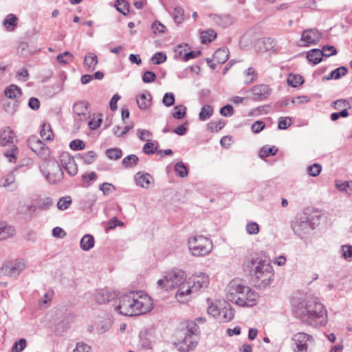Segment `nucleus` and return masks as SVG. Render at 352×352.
<instances>
[{"label":"nucleus","instance_id":"2eb2a0df","mask_svg":"<svg viewBox=\"0 0 352 352\" xmlns=\"http://www.w3.org/2000/svg\"><path fill=\"white\" fill-rule=\"evenodd\" d=\"M73 111L76 116L75 119L80 122L87 121L90 117L89 104L85 100H80L73 105Z\"/></svg>","mask_w":352,"mask_h":352},{"label":"nucleus","instance_id":"a18cd8bd","mask_svg":"<svg viewBox=\"0 0 352 352\" xmlns=\"http://www.w3.org/2000/svg\"><path fill=\"white\" fill-rule=\"evenodd\" d=\"M146 336L145 333L140 334V340L138 345L140 350H149L152 349L151 341Z\"/></svg>","mask_w":352,"mask_h":352},{"label":"nucleus","instance_id":"72a5a7b5","mask_svg":"<svg viewBox=\"0 0 352 352\" xmlns=\"http://www.w3.org/2000/svg\"><path fill=\"white\" fill-rule=\"evenodd\" d=\"M217 37V33L214 30L209 29L201 33V39L202 43L212 42Z\"/></svg>","mask_w":352,"mask_h":352},{"label":"nucleus","instance_id":"ea45409f","mask_svg":"<svg viewBox=\"0 0 352 352\" xmlns=\"http://www.w3.org/2000/svg\"><path fill=\"white\" fill-rule=\"evenodd\" d=\"M105 153L108 158L114 160L120 159L122 155V150L118 148H109Z\"/></svg>","mask_w":352,"mask_h":352},{"label":"nucleus","instance_id":"f704fd0d","mask_svg":"<svg viewBox=\"0 0 352 352\" xmlns=\"http://www.w3.org/2000/svg\"><path fill=\"white\" fill-rule=\"evenodd\" d=\"M139 161V158L135 155H129L125 157L122 160V165L126 168H133L135 166Z\"/></svg>","mask_w":352,"mask_h":352},{"label":"nucleus","instance_id":"49530a36","mask_svg":"<svg viewBox=\"0 0 352 352\" xmlns=\"http://www.w3.org/2000/svg\"><path fill=\"white\" fill-rule=\"evenodd\" d=\"M71 204L72 199L69 196L63 197L58 200L57 207L59 210H64L67 209Z\"/></svg>","mask_w":352,"mask_h":352},{"label":"nucleus","instance_id":"f8f14e48","mask_svg":"<svg viewBox=\"0 0 352 352\" xmlns=\"http://www.w3.org/2000/svg\"><path fill=\"white\" fill-rule=\"evenodd\" d=\"M294 232L300 238L308 234L314 230V224L309 221L307 215L298 218L292 224Z\"/></svg>","mask_w":352,"mask_h":352},{"label":"nucleus","instance_id":"393cba45","mask_svg":"<svg viewBox=\"0 0 352 352\" xmlns=\"http://www.w3.org/2000/svg\"><path fill=\"white\" fill-rule=\"evenodd\" d=\"M98 64V57L97 56L91 52H89L86 54L84 59V65L85 67L90 70L94 71L96 67V65Z\"/></svg>","mask_w":352,"mask_h":352},{"label":"nucleus","instance_id":"bf43d9fd","mask_svg":"<svg viewBox=\"0 0 352 352\" xmlns=\"http://www.w3.org/2000/svg\"><path fill=\"white\" fill-rule=\"evenodd\" d=\"M342 255L348 261L352 259V245H344L342 246Z\"/></svg>","mask_w":352,"mask_h":352},{"label":"nucleus","instance_id":"ddd939ff","mask_svg":"<svg viewBox=\"0 0 352 352\" xmlns=\"http://www.w3.org/2000/svg\"><path fill=\"white\" fill-rule=\"evenodd\" d=\"M28 144L31 150L41 159L45 160L49 157L50 150L48 147L36 137H30L28 140Z\"/></svg>","mask_w":352,"mask_h":352},{"label":"nucleus","instance_id":"0e129e2a","mask_svg":"<svg viewBox=\"0 0 352 352\" xmlns=\"http://www.w3.org/2000/svg\"><path fill=\"white\" fill-rule=\"evenodd\" d=\"M351 103L349 100L346 99H340L337 100L333 102V107L336 109H339L341 108L346 109V107H350Z\"/></svg>","mask_w":352,"mask_h":352},{"label":"nucleus","instance_id":"a878e982","mask_svg":"<svg viewBox=\"0 0 352 352\" xmlns=\"http://www.w3.org/2000/svg\"><path fill=\"white\" fill-rule=\"evenodd\" d=\"M95 240L91 234H87L82 236L80 242V248L84 251H89L94 248Z\"/></svg>","mask_w":352,"mask_h":352},{"label":"nucleus","instance_id":"13d9d810","mask_svg":"<svg viewBox=\"0 0 352 352\" xmlns=\"http://www.w3.org/2000/svg\"><path fill=\"white\" fill-rule=\"evenodd\" d=\"M69 147L74 151H81L85 148V144L83 141L76 139L70 142Z\"/></svg>","mask_w":352,"mask_h":352},{"label":"nucleus","instance_id":"4c0bfd02","mask_svg":"<svg viewBox=\"0 0 352 352\" xmlns=\"http://www.w3.org/2000/svg\"><path fill=\"white\" fill-rule=\"evenodd\" d=\"M115 6L116 10L123 15H126L129 12V3L124 0H117Z\"/></svg>","mask_w":352,"mask_h":352},{"label":"nucleus","instance_id":"680f3d73","mask_svg":"<svg viewBox=\"0 0 352 352\" xmlns=\"http://www.w3.org/2000/svg\"><path fill=\"white\" fill-rule=\"evenodd\" d=\"M151 60L154 64L160 65L166 60V56L162 52H157L152 56Z\"/></svg>","mask_w":352,"mask_h":352},{"label":"nucleus","instance_id":"5fc2aeb1","mask_svg":"<svg viewBox=\"0 0 352 352\" xmlns=\"http://www.w3.org/2000/svg\"><path fill=\"white\" fill-rule=\"evenodd\" d=\"M288 85L296 87L300 85H301L303 82L302 78L301 76L298 75H291L288 77L287 79Z\"/></svg>","mask_w":352,"mask_h":352},{"label":"nucleus","instance_id":"4d7b16f0","mask_svg":"<svg viewBox=\"0 0 352 352\" xmlns=\"http://www.w3.org/2000/svg\"><path fill=\"white\" fill-rule=\"evenodd\" d=\"M53 202L51 198L46 197L42 199H40L38 201V208L42 209V210H47L50 208V207L52 205Z\"/></svg>","mask_w":352,"mask_h":352},{"label":"nucleus","instance_id":"6ab92c4d","mask_svg":"<svg viewBox=\"0 0 352 352\" xmlns=\"http://www.w3.org/2000/svg\"><path fill=\"white\" fill-rule=\"evenodd\" d=\"M16 137L10 127H6L0 133V146H6L14 144Z\"/></svg>","mask_w":352,"mask_h":352},{"label":"nucleus","instance_id":"c85d7f7f","mask_svg":"<svg viewBox=\"0 0 352 352\" xmlns=\"http://www.w3.org/2000/svg\"><path fill=\"white\" fill-rule=\"evenodd\" d=\"M17 17L13 14H9L3 20V25L8 31H14L17 26Z\"/></svg>","mask_w":352,"mask_h":352},{"label":"nucleus","instance_id":"f3484780","mask_svg":"<svg viewBox=\"0 0 352 352\" xmlns=\"http://www.w3.org/2000/svg\"><path fill=\"white\" fill-rule=\"evenodd\" d=\"M322 34L316 29H308L305 30L301 36V41L305 43V45L316 44L320 41Z\"/></svg>","mask_w":352,"mask_h":352},{"label":"nucleus","instance_id":"20e7f679","mask_svg":"<svg viewBox=\"0 0 352 352\" xmlns=\"http://www.w3.org/2000/svg\"><path fill=\"white\" fill-rule=\"evenodd\" d=\"M227 299L240 307H252L256 304L258 294L240 280H232L228 285Z\"/></svg>","mask_w":352,"mask_h":352},{"label":"nucleus","instance_id":"a19ab883","mask_svg":"<svg viewBox=\"0 0 352 352\" xmlns=\"http://www.w3.org/2000/svg\"><path fill=\"white\" fill-rule=\"evenodd\" d=\"M174 110L173 117L175 119L180 120L185 117L187 109L185 106L180 104L175 106Z\"/></svg>","mask_w":352,"mask_h":352},{"label":"nucleus","instance_id":"39448f33","mask_svg":"<svg viewBox=\"0 0 352 352\" xmlns=\"http://www.w3.org/2000/svg\"><path fill=\"white\" fill-rule=\"evenodd\" d=\"M210 283L209 275L201 272L193 274L186 285L182 287L179 293L177 295V300L181 302L188 300V296L192 292L201 289L207 288Z\"/></svg>","mask_w":352,"mask_h":352},{"label":"nucleus","instance_id":"423d86ee","mask_svg":"<svg viewBox=\"0 0 352 352\" xmlns=\"http://www.w3.org/2000/svg\"><path fill=\"white\" fill-rule=\"evenodd\" d=\"M186 277L184 271L176 269L167 272L163 278L157 280V283L160 288L166 291L177 287L178 289L175 294L177 298V295L179 293L182 287L186 285Z\"/></svg>","mask_w":352,"mask_h":352},{"label":"nucleus","instance_id":"37998d69","mask_svg":"<svg viewBox=\"0 0 352 352\" xmlns=\"http://www.w3.org/2000/svg\"><path fill=\"white\" fill-rule=\"evenodd\" d=\"M175 171L177 175L180 177H185L188 175L187 167L182 162H177L175 165Z\"/></svg>","mask_w":352,"mask_h":352},{"label":"nucleus","instance_id":"6e6d98bb","mask_svg":"<svg viewBox=\"0 0 352 352\" xmlns=\"http://www.w3.org/2000/svg\"><path fill=\"white\" fill-rule=\"evenodd\" d=\"M37 208H38L37 204H36V205H33V204L23 205L20 207L19 211L21 213H26V214L31 215L36 212Z\"/></svg>","mask_w":352,"mask_h":352},{"label":"nucleus","instance_id":"de8ad7c7","mask_svg":"<svg viewBox=\"0 0 352 352\" xmlns=\"http://www.w3.org/2000/svg\"><path fill=\"white\" fill-rule=\"evenodd\" d=\"M97 157V154L94 151H89L81 155V159L87 164L93 163Z\"/></svg>","mask_w":352,"mask_h":352},{"label":"nucleus","instance_id":"603ef678","mask_svg":"<svg viewBox=\"0 0 352 352\" xmlns=\"http://www.w3.org/2000/svg\"><path fill=\"white\" fill-rule=\"evenodd\" d=\"M26 340L25 338H21L18 341L15 342L12 347L11 352H21L26 347Z\"/></svg>","mask_w":352,"mask_h":352},{"label":"nucleus","instance_id":"7ed1b4c3","mask_svg":"<svg viewBox=\"0 0 352 352\" xmlns=\"http://www.w3.org/2000/svg\"><path fill=\"white\" fill-rule=\"evenodd\" d=\"M292 311L295 317L307 324L318 327L327 322V310L314 297L294 298L292 300Z\"/></svg>","mask_w":352,"mask_h":352},{"label":"nucleus","instance_id":"2f4dec72","mask_svg":"<svg viewBox=\"0 0 352 352\" xmlns=\"http://www.w3.org/2000/svg\"><path fill=\"white\" fill-rule=\"evenodd\" d=\"M41 138L45 140H52L54 136L52 128L50 124L43 123L40 131Z\"/></svg>","mask_w":352,"mask_h":352},{"label":"nucleus","instance_id":"bb28decb","mask_svg":"<svg viewBox=\"0 0 352 352\" xmlns=\"http://www.w3.org/2000/svg\"><path fill=\"white\" fill-rule=\"evenodd\" d=\"M14 233L13 227L8 226L5 222H0V241L12 236Z\"/></svg>","mask_w":352,"mask_h":352},{"label":"nucleus","instance_id":"69168bd1","mask_svg":"<svg viewBox=\"0 0 352 352\" xmlns=\"http://www.w3.org/2000/svg\"><path fill=\"white\" fill-rule=\"evenodd\" d=\"M91 350V346L82 342L76 343V347L73 349V352H89Z\"/></svg>","mask_w":352,"mask_h":352},{"label":"nucleus","instance_id":"cd10ccee","mask_svg":"<svg viewBox=\"0 0 352 352\" xmlns=\"http://www.w3.org/2000/svg\"><path fill=\"white\" fill-rule=\"evenodd\" d=\"M229 58V52L226 48L218 49L213 54V58L219 64L225 63Z\"/></svg>","mask_w":352,"mask_h":352},{"label":"nucleus","instance_id":"aec40b11","mask_svg":"<svg viewBox=\"0 0 352 352\" xmlns=\"http://www.w3.org/2000/svg\"><path fill=\"white\" fill-rule=\"evenodd\" d=\"M253 98L255 100H265L270 94V89L266 85H257L252 89Z\"/></svg>","mask_w":352,"mask_h":352},{"label":"nucleus","instance_id":"e433bc0d","mask_svg":"<svg viewBox=\"0 0 352 352\" xmlns=\"http://www.w3.org/2000/svg\"><path fill=\"white\" fill-rule=\"evenodd\" d=\"M19 154V149L16 146H13L10 149L4 153V156L8 158L10 162H16Z\"/></svg>","mask_w":352,"mask_h":352},{"label":"nucleus","instance_id":"4468645a","mask_svg":"<svg viewBox=\"0 0 352 352\" xmlns=\"http://www.w3.org/2000/svg\"><path fill=\"white\" fill-rule=\"evenodd\" d=\"M49 171L43 172V175L46 179L51 184H55L63 179V172L61 167L56 161H52L47 163Z\"/></svg>","mask_w":352,"mask_h":352},{"label":"nucleus","instance_id":"09e8293b","mask_svg":"<svg viewBox=\"0 0 352 352\" xmlns=\"http://www.w3.org/2000/svg\"><path fill=\"white\" fill-rule=\"evenodd\" d=\"M175 95L172 92H167L162 98V103L164 106L170 107L175 104Z\"/></svg>","mask_w":352,"mask_h":352},{"label":"nucleus","instance_id":"c756f323","mask_svg":"<svg viewBox=\"0 0 352 352\" xmlns=\"http://www.w3.org/2000/svg\"><path fill=\"white\" fill-rule=\"evenodd\" d=\"M4 94L8 98H17L21 95V89L19 87L15 85H11L6 88Z\"/></svg>","mask_w":352,"mask_h":352},{"label":"nucleus","instance_id":"f03ea898","mask_svg":"<svg viewBox=\"0 0 352 352\" xmlns=\"http://www.w3.org/2000/svg\"><path fill=\"white\" fill-rule=\"evenodd\" d=\"M243 270L248 273L254 285L265 289L274 280L273 267L268 257L262 252L249 254L243 262Z\"/></svg>","mask_w":352,"mask_h":352},{"label":"nucleus","instance_id":"a211bd4d","mask_svg":"<svg viewBox=\"0 0 352 352\" xmlns=\"http://www.w3.org/2000/svg\"><path fill=\"white\" fill-rule=\"evenodd\" d=\"M256 50L258 52H265L267 51L276 50V41L272 38H265L258 40L255 43Z\"/></svg>","mask_w":352,"mask_h":352},{"label":"nucleus","instance_id":"e2e57ef3","mask_svg":"<svg viewBox=\"0 0 352 352\" xmlns=\"http://www.w3.org/2000/svg\"><path fill=\"white\" fill-rule=\"evenodd\" d=\"M175 23H181L183 21L184 10L180 7H175L173 13Z\"/></svg>","mask_w":352,"mask_h":352},{"label":"nucleus","instance_id":"c03bdc74","mask_svg":"<svg viewBox=\"0 0 352 352\" xmlns=\"http://www.w3.org/2000/svg\"><path fill=\"white\" fill-rule=\"evenodd\" d=\"M278 151V148L272 147L263 146L261 148L259 155L261 158H264L270 155H274Z\"/></svg>","mask_w":352,"mask_h":352},{"label":"nucleus","instance_id":"0eeeda50","mask_svg":"<svg viewBox=\"0 0 352 352\" xmlns=\"http://www.w3.org/2000/svg\"><path fill=\"white\" fill-rule=\"evenodd\" d=\"M187 333L183 341L179 344L180 352H188L195 349L198 344L200 334L199 327L196 321L188 320L186 322Z\"/></svg>","mask_w":352,"mask_h":352},{"label":"nucleus","instance_id":"774afa93","mask_svg":"<svg viewBox=\"0 0 352 352\" xmlns=\"http://www.w3.org/2000/svg\"><path fill=\"white\" fill-rule=\"evenodd\" d=\"M157 148L154 146V144L151 142H149V140L144 144L143 147L144 152L147 155L154 154L157 151Z\"/></svg>","mask_w":352,"mask_h":352},{"label":"nucleus","instance_id":"79ce46f5","mask_svg":"<svg viewBox=\"0 0 352 352\" xmlns=\"http://www.w3.org/2000/svg\"><path fill=\"white\" fill-rule=\"evenodd\" d=\"M225 124V121L221 119L217 121H212L209 122V124H208V128L212 132H217L223 129Z\"/></svg>","mask_w":352,"mask_h":352},{"label":"nucleus","instance_id":"052dcab7","mask_svg":"<svg viewBox=\"0 0 352 352\" xmlns=\"http://www.w3.org/2000/svg\"><path fill=\"white\" fill-rule=\"evenodd\" d=\"M292 124V120L288 117H280L278 120V127L280 130L287 129Z\"/></svg>","mask_w":352,"mask_h":352},{"label":"nucleus","instance_id":"1a4fd4ad","mask_svg":"<svg viewBox=\"0 0 352 352\" xmlns=\"http://www.w3.org/2000/svg\"><path fill=\"white\" fill-rule=\"evenodd\" d=\"M315 344V340L311 335L303 332H298L293 335L292 344L294 351H307L311 350Z\"/></svg>","mask_w":352,"mask_h":352},{"label":"nucleus","instance_id":"7c9ffc66","mask_svg":"<svg viewBox=\"0 0 352 352\" xmlns=\"http://www.w3.org/2000/svg\"><path fill=\"white\" fill-rule=\"evenodd\" d=\"M214 109L210 104L204 105L199 113V119L201 121H205L209 119L213 115Z\"/></svg>","mask_w":352,"mask_h":352},{"label":"nucleus","instance_id":"5701e85b","mask_svg":"<svg viewBox=\"0 0 352 352\" xmlns=\"http://www.w3.org/2000/svg\"><path fill=\"white\" fill-rule=\"evenodd\" d=\"M234 316V310L228 305L219 310L217 321L219 322H227L233 319Z\"/></svg>","mask_w":352,"mask_h":352},{"label":"nucleus","instance_id":"b1692460","mask_svg":"<svg viewBox=\"0 0 352 352\" xmlns=\"http://www.w3.org/2000/svg\"><path fill=\"white\" fill-rule=\"evenodd\" d=\"M152 179V177L148 173H142L138 172L135 175V180L136 184L144 188H148V186L151 184Z\"/></svg>","mask_w":352,"mask_h":352},{"label":"nucleus","instance_id":"8fccbe9b","mask_svg":"<svg viewBox=\"0 0 352 352\" xmlns=\"http://www.w3.org/2000/svg\"><path fill=\"white\" fill-rule=\"evenodd\" d=\"M82 181L83 182L84 186H89L90 185L89 182L91 181H95L97 179V175L95 172H90L88 173H85L81 177Z\"/></svg>","mask_w":352,"mask_h":352},{"label":"nucleus","instance_id":"338daca9","mask_svg":"<svg viewBox=\"0 0 352 352\" xmlns=\"http://www.w3.org/2000/svg\"><path fill=\"white\" fill-rule=\"evenodd\" d=\"M246 231L249 234H256L259 232V226L256 222L248 223L246 226Z\"/></svg>","mask_w":352,"mask_h":352},{"label":"nucleus","instance_id":"412c9836","mask_svg":"<svg viewBox=\"0 0 352 352\" xmlns=\"http://www.w3.org/2000/svg\"><path fill=\"white\" fill-rule=\"evenodd\" d=\"M136 102L141 110H147L152 104V96L148 91L141 94L137 96Z\"/></svg>","mask_w":352,"mask_h":352},{"label":"nucleus","instance_id":"4be33fe9","mask_svg":"<svg viewBox=\"0 0 352 352\" xmlns=\"http://www.w3.org/2000/svg\"><path fill=\"white\" fill-rule=\"evenodd\" d=\"M61 164L69 175L74 176L76 175L78 166L74 158L66 156L61 160Z\"/></svg>","mask_w":352,"mask_h":352},{"label":"nucleus","instance_id":"3c124183","mask_svg":"<svg viewBox=\"0 0 352 352\" xmlns=\"http://www.w3.org/2000/svg\"><path fill=\"white\" fill-rule=\"evenodd\" d=\"M322 170V166L319 164H314L311 166H309L307 168V173L312 177H316L318 176Z\"/></svg>","mask_w":352,"mask_h":352},{"label":"nucleus","instance_id":"c9c22d12","mask_svg":"<svg viewBox=\"0 0 352 352\" xmlns=\"http://www.w3.org/2000/svg\"><path fill=\"white\" fill-rule=\"evenodd\" d=\"M347 73V69L345 67H340L333 70L329 76L327 78V80L331 79H339L342 76H344Z\"/></svg>","mask_w":352,"mask_h":352},{"label":"nucleus","instance_id":"9b49d317","mask_svg":"<svg viewBox=\"0 0 352 352\" xmlns=\"http://www.w3.org/2000/svg\"><path fill=\"white\" fill-rule=\"evenodd\" d=\"M337 54L336 49L331 45L324 46L322 50L319 49H312L307 54V58L314 65H316L322 61V56L329 57Z\"/></svg>","mask_w":352,"mask_h":352},{"label":"nucleus","instance_id":"6e6552de","mask_svg":"<svg viewBox=\"0 0 352 352\" xmlns=\"http://www.w3.org/2000/svg\"><path fill=\"white\" fill-rule=\"evenodd\" d=\"M188 245L191 254L195 256H206L212 250V241L204 236H196L190 238Z\"/></svg>","mask_w":352,"mask_h":352},{"label":"nucleus","instance_id":"dca6fc26","mask_svg":"<svg viewBox=\"0 0 352 352\" xmlns=\"http://www.w3.org/2000/svg\"><path fill=\"white\" fill-rule=\"evenodd\" d=\"M209 17L216 25L221 28H228L235 22L234 17L230 14H211L209 15Z\"/></svg>","mask_w":352,"mask_h":352},{"label":"nucleus","instance_id":"9d476101","mask_svg":"<svg viewBox=\"0 0 352 352\" xmlns=\"http://www.w3.org/2000/svg\"><path fill=\"white\" fill-rule=\"evenodd\" d=\"M26 267V264L23 260H15L6 262L0 268V276L10 277L18 276Z\"/></svg>","mask_w":352,"mask_h":352},{"label":"nucleus","instance_id":"473e14b6","mask_svg":"<svg viewBox=\"0 0 352 352\" xmlns=\"http://www.w3.org/2000/svg\"><path fill=\"white\" fill-rule=\"evenodd\" d=\"M57 61L62 65H67L74 60V55L68 51L59 54L56 57Z\"/></svg>","mask_w":352,"mask_h":352},{"label":"nucleus","instance_id":"864d4df0","mask_svg":"<svg viewBox=\"0 0 352 352\" xmlns=\"http://www.w3.org/2000/svg\"><path fill=\"white\" fill-rule=\"evenodd\" d=\"M244 76L245 78L244 82L245 84H250L252 82L255 78L256 74L255 71L252 67H249L244 72Z\"/></svg>","mask_w":352,"mask_h":352},{"label":"nucleus","instance_id":"f257e3e1","mask_svg":"<svg viewBox=\"0 0 352 352\" xmlns=\"http://www.w3.org/2000/svg\"><path fill=\"white\" fill-rule=\"evenodd\" d=\"M98 303L104 304L113 301L114 310L124 316H133L146 314L153 309V301L147 294L131 292L117 298V294L108 289L98 292L96 296Z\"/></svg>","mask_w":352,"mask_h":352},{"label":"nucleus","instance_id":"58836bf2","mask_svg":"<svg viewBox=\"0 0 352 352\" xmlns=\"http://www.w3.org/2000/svg\"><path fill=\"white\" fill-rule=\"evenodd\" d=\"M112 322L111 320H105L98 322L96 326V330L98 333H104L107 332L111 327Z\"/></svg>","mask_w":352,"mask_h":352}]
</instances>
